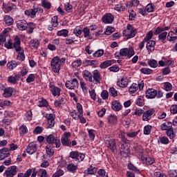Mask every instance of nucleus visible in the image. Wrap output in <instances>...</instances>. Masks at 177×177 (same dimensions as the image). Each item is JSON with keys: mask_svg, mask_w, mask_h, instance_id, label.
Instances as JSON below:
<instances>
[{"mask_svg": "<svg viewBox=\"0 0 177 177\" xmlns=\"http://www.w3.org/2000/svg\"><path fill=\"white\" fill-rule=\"evenodd\" d=\"M147 99H161L164 96V93L161 90H156L154 88H148L145 92Z\"/></svg>", "mask_w": 177, "mask_h": 177, "instance_id": "f257e3e1", "label": "nucleus"}, {"mask_svg": "<svg viewBox=\"0 0 177 177\" xmlns=\"http://www.w3.org/2000/svg\"><path fill=\"white\" fill-rule=\"evenodd\" d=\"M122 34L127 39H131V38H133L138 34V30L133 28L131 24H127V28L123 30Z\"/></svg>", "mask_w": 177, "mask_h": 177, "instance_id": "f03ea898", "label": "nucleus"}, {"mask_svg": "<svg viewBox=\"0 0 177 177\" xmlns=\"http://www.w3.org/2000/svg\"><path fill=\"white\" fill-rule=\"evenodd\" d=\"M50 66H51V68L54 73H59V71H60V68L62 67V64L60 62V58H59V57H57V56L54 57L50 62Z\"/></svg>", "mask_w": 177, "mask_h": 177, "instance_id": "7ed1b4c3", "label": "nucleus"}, {"mask_svg": "<svg viewBox=\"0 0 177 177\" xmlns=\"http://www.w3.org/2000/svg\"><path fill=\"white\" fill-rule=\"evenodd\" d=\"M46 140V142L48 143V145H55L57 149H59V147H60V146L62 145V143L60 142V139L57 137H55V136L53 134L47 136Z\"/></svg>", "mask_w": 177, "mask_h": 177, "instance_id": "20e7f679", "label": "nucleus"}, {"mask_svg": "<svg viewBox=\"0 0 177 177\" xmlns=\"http://www.w3.org/2000/svg\"><path fill=\"white\" fill-rule=\"evenodd\" d=\"M119 55L120 57L131 58L135 55V50L131 47L122 48L120 50Z\"/></svg>", "mask_w": 177, "mask_h": 177, "instance_id": "39448f33", "label": "nucleus"}, {"mask_svg": "<svg viewBox=\"0 0 177 177\" xmlns=\"http://www.w3.org/2000/svg\"><path fill=\"white\" fill-rule=\"evenodd\" d=\"M39 10V8L38 6H33L31 9L26 10L24 12V15L28 16V17H30V19H35L37 17V13Z\"/></svg>", "mask_w": 177, "mask_h": 177, "instance_id": "423d86ee", "label": "nucleus"}, {"mask_svg": "<svg viewBox=\"0 0 177 177\" xmlns=\"http://www.w3.org/2000/svg\"><path fill=\"white\" fill-rule=\"evenodd\" d=\"M70 138H71V133L65 132L62 138H61V143L63 146H67L70 147L71 146V140H70Z\"/></svg>", "mask_w": 177, "mask_h": 177, "instance_id": "0eeeda50", "label": "nucleus"}, {"mask_svg": "<svg viewBox=\"0 0 177 177\" xmlns=\"http://www.w3.org/2000/svg\"><path fill=\"white\" fill-rule=\"evenodd\" d=\"M69 157L73 160L79 161V162H81V161H84V159L85 158V154L81 153L77 151H73L70 153Z\"/></svg>", "mask_w": 177, "mask_h": 177, "instance_id": "6e6552de", "label": "nucleus"}, {"mask_svg": "<svg viewBox=\"0 0 177 177\" xmlns=\"http://www.w3.org/2000/svg\"><path fill=\"white\" fill-rule=\"evenodd\" d=\"M21 41L20 40V37L17 35L14 36V42L12 44V48H14L16 52H21L22 50L21 48Z\"/></svg>", "mask_w": 177, "mask_h": 177, "instance_id": "1a4fd4ad", "label": "nucleus"}, {"mask_svg": "<svg viewBox=\"0 0 177 177\" xmlns=\"http://www.w3.org/2000/svg\"><path fill=\"white\" fill-rule=\"evenodd\" d=\"M154 113H156L154 109H150L145 111H144V113H142V121H150Z\"/></svg>", "mask_w": 177, "mask_h": 177, "instance_id": "9d476101", "label": "nucleus"}, {"mask_svg": "<svg viewBox=\"0 0 177 177\" xmlns=\"http://www.w3.org/2000/svg\"><path fill=\"white\" fill-rule=\"evenodd\" d=\"M65 86L67 89H75V88H78V80H77V78H74L72 80H67Z\"/></svg>", "mask_w": 177, "mask_h": 177, "instance_id": "9b49d317", "label": "nucleus"}, {"mask_svg": "<svg viewBox=\"0 0 177 177\" xmlns=\"http://www.w3.org/2000/svg\"><path fill=\"white\" fill-rule=\"evenodd\" d=\"M16 174H17V167L10 166L4 172V176H6V177H13V176H15V175H16Z\"/></svg>", "mask_w": 177, "mask_h": 177, "instance_id": "f8f14e48", "label": "nucleus"}, {"mask_svg": "<svg viewBox=\"0 0 177 177\" xmlns=\"http://www.w3.org/2000/svg\"><path fill=\"white\" fill-rule=\"evenodd\" d=\"M49 88L53 96H60V92H62V89L55 86L53 82H50Z\"/></svg>", "mask_w": 177, "mask_h": 177, "instance_id": "ddd939ff", "label": "nucleus"}, {"mask_svg": "<svg viewBox=\"0 0 177 177\" xmlns=\"http://www.w3.org/2000/svg\"><path fill=\"white\" fill-rule=\"evenodd\" d=\"M37 150L38 145H37V142H30L26 148L28 154H34V153H37Z\"/></svg>", "mask_w": 177, "mask_h": 177, "instance_id": "4468645a", "label": "nucleus"}, {"mask_svg": "<svg viewBox=\"0 0 177 177\" xmlns=\"http://www.w3.org/2000/svg\"><path fill=\"white\" fill-rule=\"evenodd\" d=\"M17 27L20 31H24L28 28V24L24 19L19 20L16 22Z\"/></svg>", "mask_w": 177, "mask_h": 177, "instance_id": "2eb2a0df", "label": "nucleus"}, {"mask_svg": "<svg viewBox=\"0 0 177 177\" xmlns=\"http://www.w3.org/2000/svg\"><path fill=\"white\" fill-rule=\"evenodd\" d=\"M120 154L123 157H128L131 153V149L127 147V144H122L120 146Z\"/></svg>", "mask_w": 177, "mask_h": 177, "instance_id": "dca6fc26", "label": "nucleus"}, {"mask_svg": "<svg viewBox=\"0 0 177 177\" xmlns=\"http://www.w3.org/2000/svg\"><path fill=\"white\" fill-rule=\"evenodd\" d=\"M102 21L105 24H111L114 21V15L106 13L102 17Z\"/></svg>", "mask_w": 177, "mask_h": 177, "instance_id": "f3484780", "label": "nucleus"}, {"mask_svg": "<svg viewBox=\"0 0 177 177\" xmlns=\"http://www.w3.org/2000/svg\"><path fill=\"white\" fill-rule=\"evenodd\" d=\"M82 77L85 81L88 82H93L92 73L88 70H84L82 72Z\"/></svg>", "mask_w": 177, "mask_h": 177, "instance_id": "a211bd4d", "label": "nucleus"}, {"mask_svg": "<svg viewBox=\"0 0 177 177\" xmlns=\"http://www.w3.org/2000/svg\"><path fill=\"white\" fill-rule=\"evenodd\" d=\"M10 156V151L8 148H3L0 149V161L2 160H5V158H8Z\"/></svg>", "mask_w": 177, "mask_h": 177, "instance_id": "6ab92c4d", "label": "nucleus"}, {"mask_svg": "<svg viewBox=\"0 0 177 177\" xmlns=\"http://www.w3.org/2000/svg\"><path fill=\"white\" fill-rule=\"evenodd\" d=\"M57 16H54L51 19V24L48 25V30L49 31H53V27L56 28L59 26V22L57 21Z\"/></svg>", "mask_w": 177, "mask_h": 177, "instance_id": "aec40b11", "label": "nucleus"}, {"mask_svg": "<svg viewBox=\"0 0 177 177\" xmlns=\"http://www.w3.org/2000/svg\"><path fill=\"white\" fill-rule=\"evenodd\" d=\"M117 85L119 88H127L128 86V78L123 77L117 81Z\"/></svg>", "mask_w": 177, "mask_h": 177, "instance_id": "412c9836", "label": "nucleus"}, {"mask_svg": "<svg viewBox=\"0 0 177 177\" xmlns=\"http://www.w3.org/2000/svg\"><path fill=\"white\" fill-rule=\"evenodd\" d=\"M105 143L107 145V147H109L113 152H114L115 149H117L114 139H108L105 140Z\"/></svg>", "mask_w": 177, "mask_h": 177, "instance_id": "4be33fe9", "label": "nucleus"}, {"mask_svg": "<svg viewBox=\"0 0 177 177\" xmlns=\"http://www.w3.org/2000/svg\"><path fill=\"white\" fill-rule=\"evenodd\" d=\"M16 8V6L14 5L12 3H3V10L5 12V13H9L12 10L15 9Z\"/></svg>", "mask_w": 177, "mask_h": 177, "instance_id": "5701e85b", "label": "nucleus"}, {"mask_svg": "<svg viewBox=\"0 0 177 177\" xmlns=\"http://www.w3.org/2000/svg\"><path fill=\"white\" fill-rule=\"evenodd\" d=\"M13 91H15V88L12 87H7L4 89L3 96L6 98L12 97V95H13Z\"/></svg>", "mask_w": 177, "mask_h": 177, "instance_id": "b1692460", "label": "nucleus"}, {"mask_svg": "<svg viewBox=\"0 0 177 177\" xmlns=\"http://www.w3.org/2000/svg\"><path fill=\"white\" fill-rule=\"evenodd\" d=\"M19 80H20V75H11L8 77V82L12 84V85H16Z\"/></svg>", "mask_w": 177, "mask_h": 177, "instance_id": "393cba45", "label": "nucleus"}, {"mask_svg": "<svg viewBox=\"0 0 177 177\" xmlns=\"http://www.w3.org/2000/svg\"><path fill=\"white\" fill-rule=\"evenodd\" d=\"M146 48L148 52H154V49H156V41L154 40L147 41Z\"/></svg>", "mask_w": 177, "mask_h": 177, "instance_id": "a878e982", "label": "nucleus"}, {"mask_svg": "<svg viewBox=\"0 0 177 177\" xmlns=\"http://www.w3.org/2000/svg\"><path fill=\"white\" fill-rule=\"evenodd\" d=\"M111 107L114 110V111H120L122 110V105L120 103V102L117 100H114L111 104Z\"/></svg>", "mask_w": 177, "mask_h": 177, "instance_id": "bb28decb", "label": "nucleus"}, {"mask_svg": "<svg viewBox=\"0 0 177 177\" xmlns=\"http://www.w3.org/2000/svg\"><path fill=\"white\" fill-rule=\"evenodd\" d=\"M114 63H115V61L114 59L106 60L101 63L100 64V68H107V67H110V66L114 64Z\"/></svg>", "mask_w": 177, "mask_h": 177, "instance_id": "cd10ccee", "label": "nucleus"}, {"mask_svg": "<svg viewBox=\"0 0 177 177\" xmlns=\"http://www.w3.org/2000/svg\"><path fill=\"white\" fill-rule=\"evenodd\" d=\"M3 21L6 26H13V24L15 23L13 18L10 17V15H5Z\"/></svg>", "mask_w": 177, "mask_h": 177, "instance_id": "c85d7f7f", "label": "nucleus"}, {"mask_svg": "<svg viewBox=\"0 0 177 177\" xmlns=\"http://www.w3.org/2000/svg\"><path fill=\"white\" fill-rule=\"evenodd\" d=\"M29 46L31 49H37L39 46V41L37 39H31L29 42Z\"/></svg>", "mask_w": 177, "mask_h": 177, "instance_id": "c756f323", "label": "nucleus"}, {"mask_svg": "<svg viewBox=\"0 0 177 177\" xmlns=\"http://www.w3.org/2000/svg\"><path fill=\"white\" fill-rule=\"evenodd\" d=\"M86 172L88 175H93L97 172V167L96 165H91L86 170Z\"/></svg>", "mask_w": 177, "mask_h": 177, "instance_id": "7c9ffc66", "label": "nucleus"}, {"mask_svg": "<svg viewBox=\"0 0 177 177\" xmlns=\"http://www.w3.org/2000/svg\"><path fill=\"white\" fill-rule=\"evenodd\" d=\"M174 34H175L174 31H170L167 37V41H169V42H172V44H175L177 40V36H174Z\"/></svg>", "mask_w": 177, "mask_h": 177, "instance_id": "2f4dec72", "label": "nucleus"}, {"mask_svg": "<svg viewBox=\"0 0 177 177\" xmlns=\"http://www.w3.org/2000/svg\"><path fill=\"white\" fill-rule=\"evenodd\" d=\"M54 147H52V145H47L46 146V153L48 157H53V156L55 154V149Z\"/></svg>", "mask_w": 177, "mask_h": 177, "instance_id": "473e14b6", "label": "nucleus"}, {"mask_svg": "<svg viewBox=\"0 0 177 177\" xmlns=\"http://www.w3.org/2000/svg\"><path fill=\"white\" fill-rule=\"evenodd\" d=\"M108 121L110 125H115L118 122V118L115 115H111L108 117Z\"/></svg>", "mask_w": 177, "mask_h": 177, "instance_id": "72a5a7b5", "label": "nucleus"}, {"mask_svg": "<svg viewBox=\"0 0 177 177\" xmlns=\"http://www.w3.org/2000/svg\"><path fill=\"white\" fill-rule=\"evenodd\" d=\"M93 79L96 84L100 82V73L97 70H95L93 72Z\"/></svg>", "mask_w": 177, "mask_h": 177, "instance_id": "f704fd0d", "label": "nucleus"}, {"mask_svg": "<svg viewBox=\"0 0 177 177\" xmlns=\"http://www.w3.org/2000/svg\"><path fill=\"white\" fill-rule=\"evenodd\" d=\"M172 128V122H166L160 125V129L162 131H168Z\"/></svg>", "mask_w": 177, "mask_h": 177, "instance_id": "c9c22d12", "label": "nucleus"}, {"mask_svg": "<svg viewBox=\"0 0 177 177\" xmlns=\"http://www.w3.org/2000/svg\"><path fill=\"white\" fill-rule=\"evenodd\" d=\"M171 28L170 26H166L165 28L158 27L154 31V35H158V34H161V32H164V31H168Z\"/></svg>", "mask_w": 177, "mask_h": 177, "instance_id": "e433bc0d", "label": "nucleus"}, {"mask_svg": "<svg viewBox=\"0 0 177 177\" xmlns=\"http://www.w3.org/2000/svg\"><path fill=\"white\" fill-rule=\"evenodd\" d=\"M140 1L139 0H131L126 3L127 8H132V6H139Z\"/></svg>", "mask_w": 177, "mask_h": 177, "instance_id": "4c0bfd02", "label": "nucleus"}, {"mask_svg": "<svg viewBox=\"0 0 177 177\" xmlns=\"http://www.w3.org/2000/svg\"><path fill=\"white\" fill-rule=\"evenodd\" d=\"M36 28H37V26L34 23L30 22L28 24L27 32L28 34H32V32H34V30H35Z\"/></svg>", "mask_w": 177, "mask_h": 177, "instance_id": "58836bf2", "label": "nucleus"}, {"mask_svg": "<svg viewBox=\"0 0 177 177\" xmlns=\"http://www.w3.org/2000/svg\"><path fill=\"white\" fill-rule=\"evenodd\" d=\"M49 105V103L48 102V100L46 99H41V100H39L37 102V106L39 107H48Z\"/></svg>", "mask_w": 177, "mask_h": 177, "instance_id": "ea45409f", "label": "nucleus"}, {"mask_svg": "<svg viewBox=\"0 0 177 177\" xmlns=\"http://www.w3.org/2000/svg\"><path fill=\"white\" fill-rule=\"evenodd\" d=\"M145 113V111L140 108H136L133 112L131 113L132 115H137L138 117H140L142 114Z\"/></svg>", "mask_w": 177, "mask_h": 177, "instance_id": "a19ab883", "label": "nucleus"}, {"mask_svg": "<svg viewBox=\"0 0 177 177\" xmlns=\"http://www.w3.org/2000/svg\"><path fill=\"white\" fill-rule=\"evenodd\" d=\"M17 66H19V62L16 61H11L7 64L8 68L10 70H13V68H16Z\"/></svg>", "mask_w": 177, "mask_h": 177, "instance_id": "79ce46f5", "label": "nucleus"}, {"mask_svg": "<svg viewBox=\"0 0 177 177\" xmlns=\"http://www.w3.org/2000/svg\"><path fill=\"white\" fill-rule=\"evenodd\" d=\"M67 169L70 172H75L78 169V166L74 165L73 163H70L67 166Z\"/></svg>", "mask_w": 177, "mask_h": 177, "instance_id": "37998d69", "label": "nucleus"}, {"mask_svg": "<svg viewBox=\"0 0 177 177\" xmlns=\"http://www.w3.org/2000/svg\"><path fill=\"white\" fill-rule=\"evenodd\" d=\"M41 6L44 8V9H50V8H52V4H50V2L48 0H42Z\"/></svg>", "mask_w": 177, "mask_h": 177, "instance_id": "c03bdc74", "label": "nucleus"}, {"mask_svg": "<svg viewBox=\"0 0 177 177\" xmlns=\"http://www.w3.org/2000/svg\"><path fill=\"white\" fill-rule=\"evenodd\" d=\"M19 133L20 135H26V133H28V129L27 126L23 124L19 127Z\"/></svg>", "mask_w": 177, "mask_h": 177, "instance_id": "a18cd8bd", "label": "nucleus"}, {"mask_svg": "<svg viewBox=\"0 0 177 177\" xmlns=\"http://www.w3.org/2000/svg\"><path fill=\"white\" fill-rule=\"evenodd\" d=\"M65 102H64V98L63 97H59L55 102H54V105L55 106V107H60V106H62V104H64Z\"/></svg>", "mask_w": 177, "mask_h": 177, "instance_id": "49530a36", "label": "nucleus"}, {"mask_svg": "<svg viewBox=\"0 0 177 177\" xmlns=\"http://www.w3.org/2000/svg\"><path fill=\"white\" fill-rule=\"evenodd\" d=\"M84 38H89L91 37V30L88 27H85L82 29Z\"/></svg>", "mask_w": 177, "mask_h": 177, "instance_id": "de8ad7c7", "label": "nucleus"}, {"mask_svg": "<svg viewBox=\"0 0 177 177\" xmlns=\"http://www.w3.org/2000/svg\"><path fill=\"white\" fill-rule=\"evenodd\" d=\"M73 34L76 35V37H80L81 34H82V28L81 26H77L73 30Z\"/></svg>", "mask_w": 177, "mask_h": 177, "instance_id": "09e8293b", "label": "nucleus"}, {"mask_svg": "<svg viewBox=\"0 0 177 177\" xmlns=\"http://www.w3.org/2000/svg\"><path fill=\"white\" fill-rule=\"evenodd\" d=\"M17 53H18V55L17 57V60H20L21 62H23V60L26 59V55H24V50L22 49V50Z\"/></svg>", "mask_w": 177, "mask_h": 177, "instance_id": "8fccbe9b", "label": "nucleus"}, {"mask_svg": "<svg viewBox=\"0 0 177 177\" xmlns=\"http://www.w3.org/2000/svg\"><path fill=\"white\" fill-rule=\"evenodd\" d=\"M114 10L117 12H124L125 10V6L124 4H116L114 7Z\"/></svg>", "mask_w": 177, "mask_h": 177, "instance_id": "3c124183", "label": "nucleus"}, {"mask_svg": "<svg viewBox=\"0 0 177 177\" xmlns=\"http://www.w3.org/2000/svg\"><path fill=\"white\" fill-rule=\"evenodd\" d=\"M148 65L149 67H151L152 68H156L158 66V63L155 59H149L148 61Z\"/></svg>", "mask_w": 177, "mask_h": 177, "instance_id": "603ef678", "label": "nucleus"}, {"mask_svg": "<svg viewBox=\"0 0 177 177\" xmlns=\"http://www.w3.org/2000/svg\"><path fill=\"white\" fill-rule=\"evenodd\" d=\"M138 84L136 83H133L131 84V86L129 87V92L130 93H135V92H136V91H138Z\"/></svg>", "mask_w": 177, "mask_h": 177, "instance_id": "864d4df0", "label": "nucleus"}, {"mask_svg": "<svg viewBox=\"0 0 177 177\" xmlns=\"http://www.w3.org/2000/svg\"><path fill=\"white\" fill-rule=\"evenodd\" d=\"M151 128L152 127L150 124H147L145 126L144 130H143L144 135H150V133H151Z\"/></svg>", "mask_w": 177, "mask_h": 177, "instance_id": "5fc2aeb1", "label": "nucleus"}, {"mask_svg": "<svg viewBox=\"0 0 177 177\" xmlns=\"http://www.w3.org/2000/svg\"><path fill=\"white\" fill-rule=\"evenodd\" d=\"M168 35V32H160L159 33V35H158V39L160 41H161V42H163L164 43V41L165 39H167V36Z\"/></svg>", "mask_w": 177, "mask_h": 177, "instance_id": "6e6d98bb", "label": "nucleus"}, {"mask_svg": "<svg viewBox=\"0 0 177 177\" xmlns=\"http://www.w3.org/2000/svg\"><path fill=\"white\" fill-rule=\"evenodd\" d=\"M80 88H82L84 95L88 94V87L86 86V84L85 82H80Z\"/></svg>", "mask_w": 177, "mask_h": 177, "instance_id": "4d7b16f0", "label": "nucleus"}, {"mask_svg": "<svg viewBox=\"0 0 177 177\" xmlns=\"http://www.w3.org/2000/svg\"><path fill=\"white\" fill-rule=\"evenodd\" d=\"M57 35H58L59 37H67L68 35V30L66 29L59 30L57 33Z\"/></svg>", "mask_w": 177, "mask_h": 177, "instance_id": "13d9d810", "label": "nucleus"}, {"mask_svg": "<svg viewBox=\"0 0 177 177\" xmlns=\"http://www.w3.org/2000/svg\"><path fill=\"white\" fill-rule=\"evenodd\" d=\"M104 53V50H103L102 49H100V50H97V51H95L93 54V57H102V56H103Z\"/></svg>", "mask_w": 177, "mask_h": 177, "instance_id": "bf43d9fd", "label": "nucleus"}, {"mask_svg": "<svg viewBox=\"0 0 177 177\" xmlns=\"http://www.w3.org/2000/svg\"><path fill=\"white\" fill-rule=\"evenodd\" d=\"M166 134L169 138V139H174L175 138V133H174V129H169V130L166 131Z\"/></svg>", "mask_w": 177, "mask_h": 177, "instance_id": "052dcab7", "label": "nucleus"}, {"mask_svg": "<svg viewBox=\"0 0 177 177\" xmlns=\"http://www.w3.org/2000/svg\"><path fill=\"white\" fill-rule=\"evenodd\" d=\"M37 175L38 176H41V177H49V176L48 175V173L44 169H39Z\"/></svg>", "mask_w": 177, "mask_h": 177, "instance_id": "680f3d73", "label": "nucleus"}, {"mask_svg": "<svg viewBox=\"0 0 177 177\" xmlns=\"http://www.w3.org/2000/svg\"><path fill=\"white\" fill-rule=\"evenodd\" d=\"M64 9L68 13H72L73 12V6L70 3H66L64 5Z\"/></svg>", "mask_w": 177, "mask_h": 177, "instance_id": "e2e57ef3", "label": "nucleus"}, {"mask_svg": "<svg viewBox=\"0 0 177 177\" xmlns=\"http://www.w3.org/2000/svg\"><path fill=\"white\" fill-rule=\"evenodd\" d=\"M128 168L131 169V171H133L136 174H140V170L138 169L132 163H129Z\"/></svg>", "mask_w": 177, "mask_h": 177, "instance_id": "0e129e2a", "label": "nucleus"}, {"mask_svg": "<svg viewBox=\"0 0 177 177\" xmlns=\"http://www.w3.org/2000/svg\"><path fill=\"white\" fill-rule=\"evenodd\" d=\"M82 64V61L81 59H75L72 62V66L75 68L80 67Z\"/></svg>", "mask_w": 177, "mask_h": 177, "instance_id": "69168bd1", "label": "nucleus"}, {"mask_svg": "<svg viewBox=\"0 0 177 177\" xmlns=\"http://www.w3.org/2000/svg\"><path fill=\"white\" fill-rule=\"evenodd\" d=\"M164 88L167 92H169V91H172V84L169 82H165Z\"/></svg>", "mask_w": 177, "mask_h": 177, "instance_id": "338daca9", "label": "nucleus"}, {"mask_svg": "<svg viewBox=\"0 0 177 177\" xmlns=\"http://www.w3.org/2000/svg\"><path fill=\"white\" fill-rule=\"evenodd\" d=\"M169 177H177V171L175 169H171L169 171Z\"/></svg>", "mask_w": 177, "mask_h": 177, "instance_id": "774afa93", "label": "nucleus"}]
</instances>
